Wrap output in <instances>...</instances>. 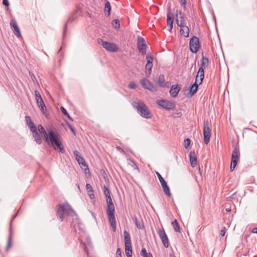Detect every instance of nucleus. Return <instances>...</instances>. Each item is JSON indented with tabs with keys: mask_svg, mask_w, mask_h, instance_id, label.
<instances>
[{
	"mask_svg": "<svg viewBox=\"0 0 257 257\" xmlns=\"http://www.w3.org/2000/svg\"><path fill=\"white\" fill-rule=\"evenodd\" d=\"M203 136L204 143L207 145L210 141L211 131L209 126L208 122L206 120H204L203 123Z\"/></svg>",
	"mask_w": 257,
	"mask_h": 257,
	"instance_id": "obj_8",
	"label": "nucleus"
},
{
	"mask_svg": "<svg viewBox=\"0 0 257 257\" xmlns=\"http://www.w3.org/2000/svg\"><path fill=\"white\" fill-rule=\"evenodd\" d=\"M61 110L62 112L65 115H68V113L67 112V110L64 108V107L62 106L61 107Z\"/></svg>",
	"mask_w": 257,
	"mask_h": 257,
	"instance_id": "obj_50",
	"label": "nucleus"
},
{
	"mask_svg": "<svg viewBox=\"0 0 257 257\" xmlns=\"http://www.w3.org/2000/svg\"><path fill=\"white\" fill-rule=\"evenodd\" d=\"M230 171H233L234 170V169H235V168H234L233 165H230Z\"/></svg>",
	"mask_w": 257,
	"mask_h": 257,
	"instance_id": "obj_58",
	"label": "nucleus"
},
{
	"mask_svg": "<svg viewBox=\"0 0 257 257\" xmlns=\"http://www.w3.org/2000/svg\"><path fill=\"white\" fill-rule=\"evenodd\" d=\"M226 227H223L222 228V229L220 230V235L221 236V237H223L224 236L225 234V232H226Z\"/></svg>",
	"mask_w": 257,
	"mask_h": 257,
	"instance_id": "obj_46",
	"label": "nucleus"
},
{
	"mask_svg": "<svg viewBox=\"0 0 257 257\" xmlns=\"http://www.w3.org/2000/svg\"><path fill=\"white\" fill-rule=\"evenodd\" d=\"M128 161L130 162V165L134 169L137 170H139V167L135 163V162L131 159H128Z\"/></svg>",
	"mask_w": 257,
	"mask_h": 257,
	"instance_id": "obj_37",
	"label": "nucleus"
},
{
	"mask_svg": "<svg viewBox=\"0 0 257 257\" xmlns=\"http://www.w3.org/2000/svg\"><path fill=\"white\" fill-rule=\"evenodd\" d=\"M73 155H74L75 159L77 161L78 163L85 167L84 168V171L85 173H87L86 171H89V169L87 165L85 163L84 158L81 156L80 152L77 150H75L73 151Z\"/></svg>",
	"mask_w": 257,
	"mask_h": 257,
	"instance_id": "obj_13",
	"label": "nucleus"
},
{
	"mask_svg": "<svg viewBox=\"0 0 257 257\" xmlns=\"http://www.w3.org/2000/svg\"><path fill=\"white\" fill-rule=\"evenodd\" d=\"M140 254L143 257H153V255L151 253L147 252L145 248H143L142 249Z\"/></svg>",
	"mask_w": 257,
	"mask_h": 257,
	"instance_id": "obj_34",
	"label": "nucleus"
},
{
	"mask_svg": "<svg viewBox=\"0 0 257 257\" xmlns=\"http://www.w3.org/2000/svg\"><path fill=\"white\" fill-rule=\"evenodd\" d=\"M191 166L194 168L197 165V157L194 151H191L189 154Z\"/></svg>",
	"mask_w": 257,
	"mask_h": 257,
	"instance_id": "obj_20",
	"label": "nucleus"
},
{
	"mask_svg": "<svg viewBox=\"0 0 257 257\" xmlns=\"http://www.w3.org/2000/svg\"><path fill=\"white\" fill-rule=\"evenodd\" d=\"M87 242L88 243L89 245H91V241H90V240L89 238H87Z\"/></svg>",
	"mask_w": 257,
	"mask_h": 257,
	"instance_id": "obj_60",
	"label": "nucleus"
},
{
	"mask_svg": "<svg viewBox=\"0 0 257 257\" xmlns=\"http://www.w3.org/2000/svg\"><path fill=\"white\" fill-rule=\"evenodd\" d=\"M172 224L173 226L174 230L175 231L180 232V226L177 220L175 219L174 221L172 222Z\"/></svg>",
	"mask_w": 257,
	"mask_h": 257,
	"instance_id": "obj_36",
	"label": "nucleus"
},
{
	"mask_svg": "<svg viewBox=\"0 0 257 257\" xmlns=\"http://www.w3.org/2000/svg\"><path fill=\"white\" fill-rule=\"evenodd\" d=\"M180 27L181 28L180 30V34L185 38H187L189 36L190 32L189 28L185 25Z\"/></svg>",
	"mask_w": 257,
	"mask_h": 257,
	"instance_id": "obj_25",
	"label": "nucleus"
},
{
	"mask_svg": "<svg viewBox=\"0 0 257 257\" xmlns=\"http://www.w3.org/2000/svg\"><path fill=\"white\" fill-rule=\"evenodd\" d=\"M140 82L141 84L145 89H148L152 92H155L157 90V88L154 86V85L147 78L142 79Z\"/></svg>",
	"mask_w": 257,
	"mask_h": 257,
	"instance_id": "obj_11",
	"label": "nucleus"
},
{
	"mask_svg": "<svg viewBox=\"0 0 257 257\" xmlns=\"http://www.w3.org/2000/svg\"><path fill=\"white\" fill-rule=\"evenodd\" d=\"M83 245V248H84V249L85 251L87 253H88V250L87 247V246H86V244L85 243H84Z\"/></svg>",
	"mask_w": 257,
	"mask_h": 257,
	"instance_id": "obj_54",
	"label": "nucleus"
},
{
	"mask_svg": "<svg viewBox=\"0 0 257 257\" xmlns=\"http://www.w3.org/2000/svg\"><path fill=\"white\" fill-rule=\"evenodd\" d=\"M86 188L88 191V193L93 192V188L90 184H86Z\"/></svg>",
	"mask_w": 257,
	"mask_h": 257,
	"instance_id": "obj_40",
	"label": "nucleus"
},
{
	"mask_svg": "<svg viewBox=\"0 0 257 257\" xmlns=\"http://www.w3.org/2000/svg\"><path fill=\"white\" fill-rule=\"evenodd\" d=\"M51 137V142L52 146L53 147L55 150L57 149H59L60 152L62 153H64L65 152V149L63 146L61 140L59 139L57 134L53 136V135L52 133L50 134Z\"/></svg>",
	"mask_w": 257,
	"mask_h": 257,
	"instance_id": "obj_4",
	"label": "nucleus"
},
{
	"mask_svg": "<svg viewBox=\"0 0 257 257\" xmlns=\"http://www.w3.org/2000/svg\"><path fill=\"white\" fill-rule=\"evenodd\" d=\"M116 149L117 150H118L120 152L122 153H125V152L121 148H120V147H116Z\"/></svg>",
	"mask_w": 257,
	"mask_h": 257,
	"instance_id": "obj_55",
	"label": "nucleus"
},
{
	"mask_svg": "<svg viewBox=\"0 0 257 257\" xmlns=\"http://www.w3.org/2000/svg\"><path fill=\"white\" fill-rule=\"evenodd\" d=\"M156 84L161 87H165L166 86V84L165 82V78L163 74H160L157 81H155Z\"/></svg>",
	"mask_w": 257,
	"mask_h": 257,
	"instance_id": "obj_27",
	"label": "nucleus"
},
{
	"mask_svg": "<svg viewBox=\"0 0 257 257\" xmlns=\"http://www.w3.org/2000/svg\"><path fill=\"white\" fill-rule=\"evenodd\" d=\"M66 116L68 117V118L69 119H70V120H73V119H72V117L69 115V114H68V115H67Z\"/></svg>",
	"mask_w": 257,
	"mask_h": 257,
	"instance_id": "obj_61",
	"label": "nucleus"
},
{
	"mask_svg": "<svg viewBox=\"0 0 257 257\" xmlns=\"http://www.w3.org/2000/svg\"><path fill=\"white\" fill-rule=\"evenodd\" d=\"M180 90V88L178 87V85H173L170 90V93L172 97H175L178 95V94Z\"/></svg>",
	"mask_w": 257,
	"mask_h": 257,
	"instance_id": "obj_22",
	"label": "nucleus"
},
{
	"mask_svg": "<svg viewBox=\"0 0 257 257\" xmlns=\"http://www.w3.org/2000/svg\"><path fill=\"white\" fill-rule=\"evenodd\" d=\"M137 47L139 52L143 55L146 54L147 46L144 38L141 36H138L137 38Z\"/></svg>",
	"mask_w": 257,
	"mask_h": 257,
	"instance_id": "obj_6",
	"label": "nucleus"
},
{
	"mask_svg": "<svg viewBox=\"0 0 257 257\" xmlns=\"http://www.w3.org/2000/svg\"><path fill=\"white\" fill-rule=\"evenodd\" d=\"M53 135V136L55 137V136L56 135V134L52 130H50V131L48 132V134L47 133V132L45 130H44L42 133H41V136L45 141V142L47 144H49L51 142V137H50V134L52 133Z\"/></svg>",
	"mask_w": 257,
	"mask_h": 257,
	"instance_id": "obj_17",
	"label": "nucleus"
},
{
	"mask_svg": "<svg viewBox=\"0 0 257 257\" xmlns=\"http://www.w3.org/2000/svg\"><path fill=\"white\" fill-rule=\"evenodd\" d=\"M37 129L38 131L40 132V133H42L43 131H44V130H45L41 124L38 125L37 126Z\"/></svg>",
	"mask_w": 257,
	"mask_h": 257,
	"instance_id": "obj_44",
	"label": "nucleus"
},
{
	"mask_svg": "<svg viewBox=\"0 0 257 257\" xmlns=\"http://www.w3.org/2000/svg\"><path fill=\"white\" fill-rule=\"evenodd\" d=\"M133 220L137 226V227L140 229H143L144 228V225L142 221L139 219L137 216H134L133 218Z\"/></svg>",
	"mask_w": 257,
	"mask_h": 257,
	"instance_id": "obj_28",
	"label": "nucleus"
},
{
	"mask_svg": "<svg viewBox=\"0 0 257 257\" xmlns=\"http://www.w3.org/2000/svg\"><path fill=\"white\" fill-rule=\"evenodd\" d=\"M189 45L190 50L191 52L193 53L197 52L200 48L198 38L196 36H193L190 40Z\"/></svg>",
	"mask_w": 257,
	"mask_h": 257,
	"instance_id": "obj_7",
	"label": "nucleus"
},
{
	"mask_svg": "<svg viewBox=\"0 0 257 257\" xmlns=\"http://www.w3.org/2000/svg\"><path fill=\"white\" fill-rule=\"evenodd\" d=\"M199 84L198 82H195L190 87V91H189V97H191L194 95L197 92Z\"/></svg>",
	"mask_w": 257,
	"mask_h": 257,
	"instance_id": "obj_24",
	"label": "nucleus"
},
{
	"mask_svg": "<svg viewBox=\"0 0 257 257\" xmlns=\"http://www.w3.org/2000/svg\"><path fill=\"white\" fill-rule=\"evenodd\" d=\"M30 76L31 77V79L33 80V81L34 82L35 81H37L36 78L34 74L31 72H29Z\"/></svg>",
	"mask_w": 257,
	"mask_h": 257,
	"instance_id": "obj_49",
	"label": "nucleus"
},
{
	"mask_svg": "<svg viewBox=\"0 0 257 257\" xmlns=\"http://www.w3.org/2000/svg\"><path fill=\"white\" fill-rule=\"evenodd\" d=\"M251 232L253 233H257V227L252 228Z\"/></svg>",
	"mask_w": 257,
	"mask_h": 257,
	"instance_id": "obj_56",
	"label": "nucleus"
},
{
	"mask_svg": "<svg viewBox=\"0 0 257 257\" xmlns=\"http://www.w3.org/2000/svg\"><path fill=\"white\" fill-rule=\"evenodd\" d=\"M3 4L4 5H5L6 7H9L10 5L8 0H3Z\"/></svg>",
	"mask_w": 257,
	"mask_h": 257,
	"instance_id": "obj_52",
	"label": "nucleus"
},
{
	"mask_svg": "<svg viewBox=\"0 0 257 257\" xmlns=\"http://www.w3.org/2000/svg\"><path fill=\"white\" fill-rule=\"evenodd\" d=\"M111 11L110 4L108 1H107L105 4L104 12L105 15L109 16L110 15V12Z\"/></svg>",
	"mask_w": 257,
	"mask_h": 257,
	"instance_id": "obj_33",
	"label": "nucleus"
},
{
	"mask_svg": "<svg viewBox=\"0 0 257 257\" xmlns=\"http://www.w3.org/2000/svg\"><path fill=\"white\" fill-rule=\"evenodd\" d=\"M240 155L239 150L237 148H234L231 155V160L238 161Z\"/></svg>",
	"mask_w": 257,
	"mask_h": 257,
	"instance_id": "obj_32",
	"label": "nucleus"
},
{
	"mask_svg": "<svg viewBox=\"0 0 257 257\" xmlns=\"http://www.w3.org/2000/svg\"><path fill=\"white\" fill-rule=\"evenodd\" d=\"M98 42L99 44H101L104 49L109 52H115L118 49L117 46L114 43L104 41L102 39H99Z\"/></svg>",
	"mask_w": 257,
	"mask_h": 257,
	"instance_id": "obj_5",
	"label": "nucleus"
},
{
	"mask_svg": "<svg viewBox=\"0 0 257 257\" xmlns=\"http://www.w3.org/2000/svg\"><path fill=\"white\" fill-rule=\"evenodd\" d=\"M176 115L177 117H180L182 115V114L181 112H179L176 113Z\"/></svg>",
	"mask_w": 257,
	"mask_h": 257,
	"instance_id": "obj_57",
	"label": "nucleus"
},
{
	"mask_svg": "<svg viewBox=\"0 0 257 257\" xmlns=\"http://www.w3.org/2000/svg\"><path fill=\"white\" fill-rule=\"evenodd\" d=\"M191 140L189 139H186L184 141L185 147L187 148L190 145Z\"/></svg>",
	"mask_w": 257,
	"mask_h": 257,
	"instance_id": "obj_43",
	"label": "nucleus"
},
{
	"mask_svg": "<svg viewBox=\"0 0 257 257\" xmlns=\"http://www.w3.org/2000/svg\"><path fill=\"white\" fill-rule=\"evenodd\" d=\"M25 120L27 122V124L29 126L30 131H32L33 130L35 131V128L37 127V126L35 125L31 117L27 115L25 116Z\"/></svg>",
	"mask_w": 257,
	"mask_h": 257,
	"instance_id": "obj_23",
	"label": "nucleus"
},
{
	"mask_svg": "<svg viewBox=\"0 0 257 257\" xmlns=\"http://www.w3.org/2000/svg\"><path fill=\"white\" fill-rule=\"evenodd\" d=\"M237 162H238L237 160H231V165H233L234 168H235V167L237 165Z\"/></svg>",
	"mask_w": 257,
	"mask_h": 257,
	"instance_id": "obj_48",
	"label": "nucleus"
},
{
	"mask_svg": "<svg viewBox=\"0 0 257 257\" xmlns=\"http://www.w3.org/2000/svg\"><path fill=\"white\" fill-rule=\"evenodd\" d=\"M12 223H11L10 229V234L8 237L7 245L6 246V250H8L12 245V240L13 237V232L12 229Z\"/></svg>",
	"mask_w": 257,
	"mask_h": 257,
	"instance_id": "obj_30",
	"label": "nucleus"
},
{
	"mask_svg": "<svg viewBox=\"0 0 257 257\" xmlns=\"http://www.w3.org/2000/svg\"><path fill=\"white\" fill-rule=\"evenodd\" d=\"M158 233L164 246L166 248H168L169 245V241L164 228H159L158 230Z\"/></svg>",
	"mask_w": 257,
	"mask_h": 257,
	"instance_id": "obj_12",
	"label": "nucleus"
},
{
	"mask_svg": "<svg viewBox=\"0 0 257 257\" xmlns=\"http://www.w3.org/2000/svg\"><path fill=\"white\" fill-rule=\"evenodd\" d=\"M125 252L127 257H132V246H125Z\"/></svg>",
	"mask_w": 257,
	"mask_h": 257,
	"instance_id": "obj_35",
	"label": "nucleus"
},
{
	"mask_svg": "<svg viewBox=\"0 0 257 257\" xmlns=\"http://www.w3.org/2000/svg\"><path fill=\"white\" fill-rule=\"evenodd\" d=\"M199 77L200 81L199 82V84H201L202 82V81L204 78V70L202 68H199L196 77L195 82H197L198 81V78Z\"/></svg>",
	"mask_w": 257,
	"mask_h": 257,
	"instance_id": "obj_21",
	"label": "nucleus"
},
{
	"mask_svg": "<svg viewBox=\"0 0 257 257\" xmlns=\"http://www.w3.org/2000/svg\"><path fill=\"white\" fill-rule=\"evenodd\" d=\"M31 131L33 133V137L36 143L39 145L41 144L42 143V140L41 137V134L39 131H38L37 127L35 128V131L33 130Z\"/></svg>",
	"mask_w": 257,
	"mask_h": 257,
	"instance_id": "obj_19",
	"label": "nucleus"
},
{
	"mask_svg": "<svg viewBox=\"0 0 257 257\" xmlns=\"http://www.w3.org/2000/svg\"><path fill=\"white\" fill-rule=\"evenodd\" d=\"M35 98L36 101H38V100L43 99L40 93L38 90L35 91Z\"/></svg>",
	"mask_w": 257,
	"mask_h": 257,
	"instance_id": "obj_39",
	"label": "nucleus"
},
{
	"mask_svg": "<svg viewBox=\"0 0 257 257\" xmlns=\"http://www.w3.org/2000/svg\"><path fill=\"white\" fill-rule=\"evenodd\" d=\"M17 215V214H16V215H15L14 216L13 218H12V219L11 222L13 221V220H14V219L16 217Z\"/></svg>",
	"mask_w": 257,
	"mask_h": 257,
	"instance_id": "obj_63",
	"label": "nucleus"
},
{
	"mask_svg": "<svg viewBox=\"0 0 257 257\" xmlns=\"http://www.w3.org/2000/svg\"><path fill=\"white\" fill-rule=\"evenodd\" d=\"M72 21H73V19L71 18H69L67 22L65 24V25L64 26V32L66 31L67 23H69V22H72Z\"/></svg>",
	"mask_w": 257,
	"mask_h": 257,
	"instance_id": "obj_51",
	"label": "nucleus"
},
{
	"mask_svg": "<svg viewBox=\"0 0 257 257\" xmlns=\"http://www.w3.org/2000/svg\"><path fill=\"white\" fill-rule=\"evenodd\" d=\"M181 6L184 10L186 9V0H180Z\"/></svg>",
	"mask_w": 257,
	"mask_h": 257,
	"instance_id": "obj_45",
	"label": "nucleus"
},
{
	"mask_svg": "<svg viewBox=\"0 0 257 257\" xmlns=\"http://www.w3.org/2000/svg\"><path fill=\"white\" fill-rule=\"evenodd\" d=\"M116 257H122L121 251L120 248H118L116 251Z\"/></svg>",
	"mask_w": 257,
	"mask_h": 257,
	"instance_id": "obj_47",
	"label": "nucleus"
},
{
	"mask_svg": "<svg viewBox=\"0 0 257 257\" xmlns=\"http://www.w3.org/2000/svg\"><path fill=\"white\" fill-rule=\"evenodd\" d=\"M91 214L93 216V217L96 219V216L93 212H91Z\"/></svg>",
	"mask_w": 257,
	"mask_h": 257,
	"instance_id": "obj_62",
	"label": "nucleus"
},
{
	"mask_svg": "<svg viewBox=\"0 0 257 257\" xmlns=\"http://www.w3.org/2000/svg\"><path fill=\"white\" fill-rule=\"evenodd\" d=\"M146 59L147 60V63L145 66L146 74L148 76H149L151 74L152 69L153 67V61L154 58L152 56L147 55L146 56Z\"/></svg>",
	"mask_w": 257,
	"mask_h": 257,
	"instance_id": "obj_14",
	"label": "nucleus"
},
{
	"mask_svg": "<svg viewBox=\"0 0 257 257\" xmlns=\"http://www.w3.org/2000/svg\"><path fill=\"white\" fill-rule=\"evenodd\" d=\"M156 174H157L158 178L160 181V182L161 186L163 188L164 192L168 197H170L171 196V193L170 192V188L168 186L167 182L165 181L164 179L162 177V176L161 175V174L159 173L156 172Z\"/></svg>",
	"mask_w": 257,
	"mask_h": 257,
	"instance_id": "obj_9",
	"label": "nucleus"
},
{
	"mask_svg": "<svg viewBox=\"0 0 257 257\" xmlns=\"http://www.w3.org/2000/svg\"><path fill=\"white\" fill-rule=\"evenodd\" d=\"M176 17V22L178 26L182 27V26H184L185 24V20L184 14L180 11L177 13Z\"/></svg>",
	"mask_w": 257,
	"mask_h": 257,
	"instance_id": "obj_16",
	"label": "nucleus"
},
{
	"mask_svg": "<svg viewBox=\"0 0 257 257\" xmlns=\"http://www.w3.org/2000/svg\"><path fill=\"white\" fill-rule=\"evenodd\" d=\"M104 193L106 198V212L109 221L113 231L116 230V224L114 215L115 208L111 198L110 192L106 186H104Z\"/></svg>",
	"mask_w": 257,
	"mask_h": 257,
	"instance_id": "obj_1",
	"label": "nucleus"
},
{
	"mask_svg": "<svg viewBox=\"0 0 257 257\" xmlns=\"http://www.w3.org/2000/svg\"><path fill=\"white\" fill-rule=\"evenodd\" d=\"M10 25L13 28V32L15 35L19 38L21 37V32L17 22L14 20H12L10 22Z\"/></svg>",
	"mask_w": 257,
	"mask_h": 257,
	"instance_id": "obj_18",
	"label": "nucleus"
},
{
	"mask_svg": "<svg viewBox=\"0 0 257 257\" xmlns=\"http://www.w3.org/2000/svg\"><path fill=\"white\" fill-rule=\"evenodd\" d=\"M38 107L43 114H45L46 111V107L43 99L37 101Z\"/></svg>",
	"mask_w": 257,
	"mask_h": 257,
	"instance_id": "obj_29",
	"label": "nucleus"
},
{
	"mask_svg": "<svg viewBox=\"0 0 257 257\" xmlns=\"http://www.w3.org/2000/svg\"><path fill=\"white\" fill-rule=\"evenodd\" d=\"M201 66L200 68H202L204 69L207 68L209 65V59L206 57H202L201 61Z\"/></svg>",
	"mask_w": 257,
	"mask_h": 257,
	"instance_id": "obj_31",
	"label": "nucleus"
},
{
	"mask_svg": "<svg viewBox=\"0 0 257 257\" xmlns=\"http://www.w3.org/2000/svg\"><path fill=\"white\" fill-rule=\"evenodd\" d=\"M112 25L115 29H118L120 27L119 21L118 19H115L112 21Z\"/></svg>",
	"mask_w": 257,
	"mask_h": 257,
	"instance_id": "obj_38",
	"label": "nucleus"
},
{
	"mask_svg": "<svg viewBox=\"0 0 257 257\" xmlns=\"http://www.w3.org/2000/svg\"><path fill=\"white\" fill-rule=\"evenodd\" d=\"M123 236L125 246H132L130 235L126 230L123 231Z\"/></svg>",
	"mask_w": 257,
	"mask_h": 257,
	"instance_id": "obj_26",
	"label": "nucleus"
},
{
	"mask_svg": "<svg viewBox=\"0 0 257 257\" xmlns=\"http://www.w3.org/2000/svg\"><path fill=\"white\" fill-rule=\"evenodd\" d=\"M174 22V14L171 13L170 8H169L167 13V23L169 27V31H171L173 28Z\"/></svg>",
	"mask_w": 257,
	"mask_h": 257,
	"instance_id": "obj_15",
	"label": "nucleus"
},
{
	"mask_svg": "<svg viewBox=\"0 0 257 257\" xmlns=\"http://www.w3.org/2000/svg\"><path fill=\"white\" fill-rule=\"evenodd\" d=\"M128 88L130 89H134L137 87V85L134 82H131L128 85Z\"/></svg>",
	"mask_w": 257,
	"mask_h": 257,
	"instance_id": "obj_41",
	"label": "nucleus"
},
{
	"mask_svg": "<svg viewBox=\"0 0 257 257\" xmlns=\"http://www.w3.org/2000/svg\"><path fill=\"white\" fill-rule=\"evenodd\" d=\"M225 210L226 212H230L231 211V208L230 207H228V208H225Z\"/></svg>",
	"mask_w": 257,
	"mask_h": 257,
	"instance_id": "obj_59",
	"label": "nucleus"
},
{
	"mask_svg": "<svg viewBox=\"0 0 257 257\" xmlns=\"http://www.w3.org/2000/svg\"><path fill=\"white\" fill-rule=\"evenodd\" d=\"M133 106L135 108L140 115L145 118H151L152 114L147 106L142 101L134 102Z\"/></svg>",
	"mask_w": 257,
	"mask_h": 257,
	"instance_id": "obj_3",
	"label": "nucleus"
},
{
	"mask_svg": "<svg viewBox=\"0 0 257 257\" xmlns=\"http://www.w3.org/2000/svg\"><path fill=\"white\" fill-rule=\"evenodd\" d=\"M69 128H70V130H71V132L74 135H76V133H75V130L74 128H73V127L67 121H66Z\"/></svg>",
	"mask_w": 257,
	"mask_h": 257,
	"instance_id": "obj_42",
	"label": "nucleus"
},
{
	"mask_svg": "<svg viewBox=\"0 0 257 257\" xmlns=\"http://www.w3.org/2000/svg\"><path fill=\"white\" fill-rule=\"evenodd\" d=\"M88 195L89 196V197L91 199H93L94 198L95 196L93 192H89L88 193Z\"/></svg>",
	"mask_w": 257,
	"mask_h": 257,
	"instance_id": "obj_53",
	"label": "nucleus"
},
{
	"mask_svg": "<svg viewBox=\"0 0 257 257\" xmlns=\"http://www.w3.org/2000/svg\"><path fill=\"white\" fill-rule=\"evenodd\" d=\"M170 257H175L174 255H173L172 254H170Z\"/></svg>",
	"mask_w": 257,
	"mask_h": 257,
	"instance_id": "obj_64",
	"label": "nucleus"
},
{
	"mask_svg": "<svg viewBox=\"0 0 257 257\" xmlns=\"http://www.w3.org/2000/svg\"><path fill=\"white\" fill-rule=\"evenodd\" d=\"M56 210L57 216L61 221L64 220V215L71 216L75 219L77 218L76 213L68 203L57 205Z\"/></svg>",
	"mask_w": 257,
	"mask_h": 257,
	"instance_id": "obj_2",
	"label": "nucleus"
},
{
	"mask_svg": "<svg viewBox=\"0 0 257 257\" xmlns=\"http://www.w3.org/2000/svg\"><path fill=\"white\" fill-rule=\"evenodd\" d=\"M156 103L158 105L167 110H171L175 107L174 103L164 99L158 100Z\"/></svg>",
	"mask_w": 257,
	"mask_h": 257,
	"instance_id": "obj_10",
	"label": "nucleus"
}]
</instances>
